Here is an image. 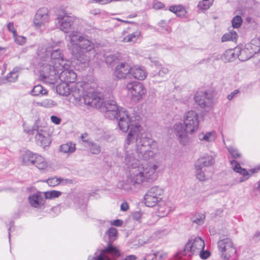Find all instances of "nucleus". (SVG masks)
<instances>
[{
  "label": "nucleus",
  "instance_id": "c85d7f7f",
  "mask_svg": "<svg viewBox=\"0 0 260 260\" xmlns=\"http://www.w3.org/2000/svg\"><path fill=\"white\" fill-rule=\"evenodd\" d=\"M40 170H44L48 167V164L45 159L42 156L36 154L33 164Z\"/></svg>",
  "mask_w": 260,
  "mask_h": 260
},
{
  "label": "nucleus",
  "instance_id": "c9c22d12",
  "mask_svg": "<svg viewBox=\"0 0 260 260\" xmlns=\"http://www.w3.org/2000/svg\"><path fill=\"white\" fill-rule=\"evenodd\" d=\"M75 145L72 143L63 144L60 147V151L64 153H72L75 151Z\"/></svg>",
  "mask_w": 260,
  "mask_h": 260
},
{
  "label": "nucleus",
  "instance_id": "13d9d810",
  "mask_svg": "<svg viewBox=\"0 0 260 260\" xmlns=\"http://www.w3.org/2000/svg\"><path fill=\"white\" fill-rule=\"evenodd\" d=\"M123 223L122 220L120 219L114 220L112 224L116 226H121Z\"/></svg>",
  "mask_w": 260,
  "mask_h": 260
},
{
  "label": "nucleus",
  "instance_id": "ddd939ff",
  "mask_svg": "<svg viewBox=\"0 0 260 260\" xmlns=\"http://www.w3.org/2000/svg\"><path fill=\"white\" fill-rule=\"evenodd\" d=\"M119 255L120 252L116 247L109 245L105 249L95 253L94 255L89 256L88 260H113L110 256L117 257Z\"/></svg>",
  "mask_w": 260,
  "mask_h": 260
},
{
  "label": "nucleus",
  "instance_id": "c03bdc74",
  "mask_svg": "<svg viewBox=\"0 0 260 260\" xmlns=\"http://www.w3.org/2000/svg\"><path fill=\"white\" fill-rule=\"evenodd\" d=\"M227 149L229 152L234 158H238L241 157V154L237 149L232 146L228 147Z\"/></svg>",
  "mask_w": 260,
  "mask_h": 260
},
{
  "label": "nucleus",
  "instance_id": "3c124183",
  "mask_svg": "<svg viewBox=\"0 0 260 260\" xmlns=\"http://www.w3.org/2000/svg\"><path fill=\"white\" fill-rule=\"evenodd\" d=\"M116 59L115 56L113 55H110L108 56H107L105 57V62L107 64L111 65L113 63V62L114 61L115 59Z\"/></svg>",
  "mask_w": 260,
  "mask_h": 260
},
{
  "label": "nucleus",
  "instance_id": "69168bd1",
  "mask_svg": "<svg viewBox=\"0 0 260 260\" xmlns=\"http://www.w3.org/2000/svg\"><path fill=\"white\" fill-rule=\"evenodd\" d=\"M254 239H260V231L256 232L253 236V237Z\"/></svg>",
  "mask_w": 260,
  "mask_h": 260
},
{
  "label": "nucleus",
  "instance_id": "bb28decb",
  "mask_svg": "<svg viewBox=\"0 0 260 260\" xmlns=\"http://www.w3.org/2000/svg\"><path fill=\"white\" fill-rule=\"evenodd\" d=\"M246 47L254 54L260 51V39L258 38L253 39L249 43L246 45Z\"/></svg>",
  "mask_w": 260,
  "mask_h": 260
},
{
  "label": "nucleus",
  "instance_id": "2eb2a0df",
  "mask_svg": "<svg viewBox=\"0 0 260 260\" xmlns=\"http://www.w3.org/2000/svg\"><path fill=\"white\" fill-rule=\"evenodd\" d=\"M36 131L37 134L35 139L37 144L43 147L48 146L50 144L51 141L47 132L40 129L38 125L36 124L33 126L32 129L28 132V133L34 134Z\"/></svg>",
  "mask_w": 260,
  "mask_h": 260
},
{
  "label": "nucleus",
  "instance_id": "338daca9",
  "mask_svg": "<svg viewBox=\"0 0 260 260\" xmlns=\"http://www.w3.org/2000/svg\"><path fill=\"white\" fill-rule=\"evenodd\" d=\"M122 188L125 190H128L131 188V185H124L122 186Z\"/></svg>",
  "mask_w": 260,
  "mask_h": 260
},
{
  "label": "nucleus",
  "instance_id": "4be33fe9",
  "mask_svg": "<svg viewBox=\"0 0 260 260\" xmlns=\"http://www.w3.org/2000/svg\"><path fill=\"white\" fill-rule=\"evenodd\" d=\"M214 163L215 159L212 155L205 154L198 159L196 165L206 169L213 166Z\"/></svg>",
  "mask_w": 260,
  "mask_h": 260
},
{
  "label": "nucleus",
  "instance_id": "f8f14e48",
  "mask_svg": "<svg viewBox=\"0 0 260 260\" xmlns=\"http://www.w3.org/2000/svg\"><path fill=\"white\" fill-rule=\"evenodd\" d=\"M56 20L60 30L68 33L72 28L76 17L71 14L63 12L58 14Z\"/></svg>",
  "mask_w": 260,
  "mask_h": 260
},
{
  "label": "nucleus",
  "instance_id": "a211bd4d",
  "mask_svg": "<svg viewBox=\"0 0 260 260\" xmlns=\"http://www.w3.org/2000/svg\"><path fill=\"white\" fill-rule=\"evenodd\" d=\"M131 67L125 62H121L116 66L114 75L119 79H125L131 77Z\"/></svg>",
  "mask_w": 260,
  "mask_h": 260
},
{
  "label": "nucleus",
  "instance_id": "c756f323",
  "mask_svg": "<svg viewBox=\"0 0 260 260\" xmlns=\"http://www.w3.org/2000/svg\"><path fill=\"white\" fill-rule=\"evenodd\" d=\"M239 54L238 55V57L239 60L242 61H245L250 58L254 54L252 53L251 51H250L249 49L246 47H245L241 50L239 49Z\"/></svg>",
  "mask_w": 260,
  "mask_h": 260
},
{
  "label": "nucleus",
  "instance_id": "0eeeda50",
  "mask_svg": "<svg viewBox=\"0 0 260 260\" xmlns=\"http://www.w3.org/2000/svg\"><path fill=\"white\" fill-rule=\"evenodd\" d=\"M38 54L42 57L50 56V63H44L42 66L50 64L51 66V70H57L58 68L62 66L68 67V65L67 63L70 62L69 60L64 59L63 54L60 49H55L52 46L39 49Z\"/></svg>",
  "mask_w": 260,
  "mask_h": 260
},
{
  "label": "nucleus",
  "instance_id": "864d4df0",
  "mask_svg": "<svg viewBox=\"0 0 260 260\" xmlns=\"http://www.w3.org/2000/svg\"><path fill=\"white\" fill-rule=\"evenodd\" d=\"M142 214L140 212H135L132 215V218L134 220L139 221L142 217Z\"/></svg>",
  "mask_w": 260,
  "mask_h": 260
},
{
  "label": "nucleus",
  "instance_id": "423d86ee",
  "mask_svg": "<svg viewBox=\"0 0 260 260\" xmlns=\"http://www.w3.org/2000/svg\"><path fill=\"white\" fill-rule=\"evenodd\" d=\"M89 84L79 82L73 90V101L76 105L84 104L95 108H100L104 100L101 93L93 91H85Z\"/></svg>",
  "mask_w": 260,
  "mask_h": 260
},
{
  "label": "nucleus",
  "instance_id": "58836bf2",
  "mask_svg": "<svg viewBox=\"0 0 260 260\" xmlns=\"http://www.w3.org/2000/svg\"><path fill=\"white\" fill-rule=\"evenodd\" d=\"M37 105L45 108H52L56 105L55 102L50 99H45L42 102L37 103Z\"/></svg>",
  "mask_w": 260,
  "mask_h": 260
},
{
  "label": "nucleus",
  "instance_id": "680f3d73",
  "mask_svg": "<svg viewBox=\"0 0 260 260\" xmlns=\"http://www.w3.org/2000/svg\"><path fill=\"white\" fill-rule=\"evenodd\" d=\"M90 13L91 14L96 15L99 14L100 13V10L99 9H93L90 11Z\"/></svg>",
  "mask_w": 260,
  "mask_h": 260
},
{
  "label": "nucleus",
  "instance_id": "603ef678",
  "mask_svg": "<svg viewBox=\"0 0 260 260\" xmlns=\"http://www.w3.org/2000/svg\"><path fill=\"white\" fill-rule=\"evenodd\" d=\"M160 257L157 258L156 254H148L146 255L143 260H160Z\"/></svg>",
  "mask_w": 260,
  "mask_h": 260
},
{
  "label": "nucleus",
  "instance_id": "e2e57ef3",
  "mask_svg": "<svg viewBox=\"0 0 260 260\" xmlns=\"http://www.w3.org/2000/svg\"><path fill=\"white\" fill-rule=\"evenodd\" d=\"M137 257L134 255L127 256L124 260H136Z\"/></svg>",
  "mask_w": 260,
  "mask_h": 260
},
{
  "label": "nucleus",
  "instance_id": "f704fd0d",
  "mask_svg": "<svg viewBox=\"0 0 260 260\" xmlns=\"http://www.w3.org/2000/svg\"><path fill=\"white\" fill-rule=\"evenodd\" d=\"M170 211V209L166 206V204L161 202L159 205L157 209V215L161 217H165L169 214Z\"/></svg>",
  "mask_w": 260,
  "mask_h": 260
},
{
  "label": "nucleus",
  "instance_id": "4468645a",
  "mask_svg": "<svg viewBox=\"0 0 260 260\" xmlns=\"http://www.w3.org/2000/svg\"><path fill=\"white\" fill-rule=\"evenodd\" d=\"M213 99L212 93L208 91L198 92L194 96L195 102L202 108L212 106Z\"/></svg>",
  "mask_w": 260,
  "mask_h": 260
},
{
  "label": "nucleus",
  "instance_id": "b1692460",
  "mask_svg": "<svg viewBox=\"0 0 260 260\" xmlns=\"http://www.w3.org/2000/svg\"><path fill=\"white\" fill-rule=\"evenodd\" d=\"M231 165L232 166L233 169L235 172L239 173L243 175V177L240 179L239 181L240 182L245 181L249 178V174L247 171L245 169L242 168L239 164H238L236 160H231Z\"/></svg>",
  "mask_w": 260,
  "mask_h": 260
},
{
  "label": "nucleus",
  "instance_id": "4c0bfd02",
  "mask_svg": "<svg viewBox=\"0 0 260 260\" xmlns=\"http://www.w3.org/2000/svg\"><path fill=\"white\" fill-rule=\"evenodd\" d=\"M213 0H201L198 5V8L202 10H208L213 4Z\"/></svg>",
  "mask_w": 260,
  "mask_h": 260
},
{
  "label": "nucleus",
  "instance_id": "6e6d98bb",
  "mask_svg": "<svg viewBox=\"0 0 260 260\" xmlns=\"http://www.w3.org/2000/svg\"><path fill=\"white\" fill-rule=\"evenodd\" d=\"M51 120L56 124H59L61 122V119L59 117L54 115L51 116Z\"/></svg>",
  "mask_w": 260,
  "mask_h": 260
},
{
  "label": "nucleus",
  "instance_id": "393cba45",
  "mask_svg": "<svg viewBox=\"0 0 260 260\" xmlns=\"http://www.w3.org/2000/svg\"><path fill=\"white\" fill-rule=\"evenodd\" d=\"M159 71L155 72L152 74L153 81L155 82H160L163 81L165 75H167L169 72V70L166 67L159 66L158 67Z\"/></svg>",
  "mask_w": 260,
  "mask_h": 260
},
{
  "label": "nucleus",
  "instance_id": "a878e982",
  "mask_svg": "<svg viewBox=\"0 0 260 260\" xmlns=\"http://www.w3.org/2000/svg\"><path fill=\"white\" fill-rule=\"evenodd\" d=\"M36 154H37L33 153L30 151L24 152L21 156L22 163L27 166L33 164Z\"/></svg>",
  "mask_w": 260,
  "mask_h": 260
},
{
  "label": "nucleus",
  "instance_id": "6e6552de",
  "mask_svg": "<svg viewBox=\"0 0 260 260\" xmlns=\"http://www.w3.org/2000/svg\"><path fill=\"white\" fill-rule=\"evenodd\" d=\"M205 243L203 240L200 237H197L194 239L189 240L185 244L183 250L179 251L174 256L175 260L180 259L183 255H186L187 252L192 254L197 255L201 250H204Z\"/></svg>",
  "mask_w": 260,
  "mask_h": 260
},
{
  "label": "nucleus",
  "instance_id": "774afa93",
  "mask_svg": "<svg viewBox=\"0 0 260 260\" xmlns=\"http://www.w3.org/2000/svg\"><path fill=\"white\" fill-rule=\"evenodd\" d=\"M137 16V14H131L129 15H128L127 18H134L135 17Z\"/></svg>",
  "mask_w": 260,
  "mask_h": 260
},
{
  "label": "nucleus",
  "instance_id": "4d7b16f0",
  "mask_svg": "<svg viewBox=\"0 0 260 260\" xmlns=\"http://www.w3.org/2000/svg\"><path fill=\"white\" fill-rule=\"evenodd\" d=\"M239 92V90H235L233 92H231L230 94L228 95L227 99L230 101L232 100L234 98L235 95L236 94H237Z\"/></svg>",
  "mask_w": 260,
  "mask_h": 260
},
{
  "label": "nucleus",
  "instance_id": "e433bc0d",
  "mask_svg": "<svg viewBox=\"0 0 260 260\" xmlns=\"http://www.w3.org/2000/svg\"><path fill=\"white\" fill-rule=\"evenodd\" d=\"M238 35L237 32L234 31H230L229 33L224 34L221 38L222 42H225L227 41H235L237 38Z\"/></svg>",
  "mask_w": 260,
  "mask_h": 260
},
{
  "label": "nucleus",
  "instance_id": "39448f33",
  "mask_svg": "<svg viewBox=\"0 0 260 260\" xmlns=\"http://www.w3.org/2000/svg\"><path fill=\"white\" fill-rule=\"evenodd\" d=\"M67 64L68 67L62 66L57 70H51L50 64L42 66L40 70L41 79L49 84H54L58 79L61 82L74 84L77 78L76 74L73 70L70 69V62Z\"/></svg>",
  "mask_w": 260,
  "mask_h": 260
},
{
  "label": "nucleus",
  "instance_id": "9d476101",
  "mask_svg": "<svg viewBox=\"0 0 260 260\" xmlns=\"http://www.w3.org/2000/svg\"><path fill=\"white\" fill-rule=\"evenodd\" d=\"M126 89L132 100L135 102L142 100L146 93V89L144 85L137 81L128 82L126 85Z\"/></svg>",
  "mask_w": 260,
  "mask_h": 260
},
{
  "label": "nucleus",
  "instance_id": "ea45409f",
  "mask_svg": "<svg viewBox=\"0 0 260 260\" xmlns=\"http://www.w3.org/2000/svg\"><path fill=\"white\" fill-rule=\"evenodd\" d=\"M88 147L90 151L94 154H98L101 152L100 146L94 142H89L88 143Z\"/></svg>",
  "mask_w": 260,
  "mask_h": 260
},
{
  "label": "nucleus",
  "instance_id": "f257e3e1",
  "mask_svg": "<svg viewBox=\"0 0 260 260\" xmlns=\"http://www.w3.org/2000/svg\"><path fill=\"white\" fill-rule=\"evenodd\" d=\"M118 120V124L119 129L123 132H126L128 128L129 131L125 140L124 148L125 151V147L128 138L130 137L132 140L134 138V148L138 154V156L143 159L148 160L154 155L152 146L154 144L153 141L147 137L145 134L141 132L142 128L140 125L136 121V117L131 116L125 110L121 109L117 116L115 117Z\"/></svg>",
  "mask_w": 260,
  "mask_h": 260
},
{
  "label": "nucleus",
  "instance_id": "5fc2aeb1",
  "mask_svg": "<svg viewBox=\"0 0 260 260\" xmlns=\"http://www.w3.org/2000/svg\"><path fill=\"white\" fill-rule=\"evenodd\" d=\"M8 29L13 33V35L15 36L17 32L16 29L14 27V24L13 22H10L7 26Z\"/></svg>",
  "mask_w": 260,
  "mask_h": 260
},
{
  "label": "nucleus",
  "instance_id": "f3484780",
  "mask_svg": "<svg viewBox=\"0 0 260 260\" xmlns=\"http://www.w3.org/2000/svg\"><path fill=\"white\" fill-rule=\"evenodd\" d=\"M106 109L105 116L109 119L115 118L121 109H119L117 103L113 100L109 99L106 100L104 104Z\"/></svg>",
  "mask_w": 260,
  "mask_h": 260
},
{
  "label": "nucleus",
  "instance_id": "72a5a7b5",
  "mask_svg": "<svg viewBox=\"0 0 260 260\" xmlns=\"http://www.w3.org/2000/svg\"><path fill=\"white\" fill-rule=\"evenodd\" d=\"M31 94L33 96H39L46 95L48 91L41 85L35 86L31 90Z\"/></svg>",
  "mask_w": 260,
  "mask_h": 260
},
{
  "label": "nucleus",
  "instance_id": "9b49d317",
  "mask_svg": "<svg viewBox=\"0 0 260 260\" xmlns=\"http://www.w3.org/2000/svg\"><path fill=\"white\" fill-rule=\"evenodd\" d=\"M163 190L158 186H154L151 187L144 197L145 204L148 207H153L160 201Z\"/></svg>",
  "mask_w": 260,
  "mask_h": 260
},
{
  "label": "nucleus",
  "instance_id": "473e14b6",
  "mask_svg": "<svg viewBox=\"0 0 260 260\" xmlns=\"http://www.w3.org/2000/svg\"><path fill=\"white\" fill-rule=\"evenodd\" d=\"M195 168L197 178L201 181H205L207 177V175L205 174L206 169L197 165H195Z\"/></svg>",
  "mask_w": 260,
  "mask_h": 260
},
{
  "label": "nucleus",
  "instance_id": "1a4fd4ad",
  "mask_svg": "<svg viewBox=\"0 0 260 260\" xmlns=\"http://www.w3.org/2000/svg\"><path fill=\"white\" fill-rule=\"evenodd\" d=\"M218 247L223 260H238L237 250L231 240L225 238L218 242Z\"/></svg>",
  "mask_w": 260,
  "mask_h": 260
},
{
  "label": "nucleus",
  "instance_id": "cd10ccee",
  "mask_svg": "<svg viewBox=\"0 0 260 260\" xmlns=\"http://www.w3.org/2000/svg\"><path fill=\"white\" fill-rule=\"evenodd\" d=\"M238 51L239 48H236L234 50H226L222 55V59H223L224 61H232L238 55Z\"/></svg>",
  "mask_w": 260,
  "mask_h": 260
},
{
  "label": "nucleus",
  "instance_id": "a18cd8bd",
  "mask_svg": "<svg viewBox=\"0 0 260 260\" xmlns=\"http://www.w3.org/2000/svg\"><path fill=\"white\" fill-rule=\"evenodd\" d=\"M117 231L114 228H111L108 231L109 240L110 241L115 240L117 237Z\"/></svg>",
  "mask_w": 260,
  "mask_h": 260
},
{
  "label": "nucleus",
  "instance_id": "37998d69",
  "mask_svg": "<svg viewBox=\"0 0 260 260\" xmlns=\"http://www.w3.org/2000/svg\"><path fill=\"white\" fill-rule=\"evenodd\" d=\"M18 77L17 70L14 69L11 72L8 74L7 78L9 82H14Z\"/></svg>",
  "mask_w": 260,
  "mask_h": 260
},
{
  "label": "nucleus",
  "instance_id": "20e7f679",
  "mask_svg": "<svg viewBox=\"0 0 260 260\" xmlns=\"http://www.w3.org/2000/svg\"><path fill=\"white\" fill-rule=\"evenodd\" d=\"M199 122L198 114L195 111L190 110L183 116V124L178 122L174 125V133L180 144L187 145L189 142L187 134H192L196 132L199 128Z\"/></svg>",
  "mask_w": 260,
  "mask_h": 260
},
{
  "label": "nucleus",
  "instance_id": "412c9836",
  "mask_svg": "<svg viewBox=\"0 0 260 260\" xmlns=\"http://www.w3.org/2000/svg\"><path fill=\"white\" fill-rule=\"evenodd\" d=\"M30 204L34 207L39 208L45 203V199L43 194L41 192L30 196L28 198Z\"/></svg>",
  "mask_w": 260,
  "mask_h": 260
},
{
  "label": "nucleus",
  "instance_id": "052dcab7",
  "mask_svg": "<svg viewBox=\"0 0 260 260\" xmlns=\"http://www.w3.org/2000/svg\"><path fill=\"white\" fill-rule=\"evenodd\" d=\"M159 25L161 27L164 28L166 31H169V28L168 26L167 25L166 23L164 21H161L159 23Z\"/></svg>",
  "mask_w": 260,
  "mask_h": 260
},
{
  "label": "nucleus",
  "instance_id": "5701e85b",
  "mask_svg": "<svg viewBox=\"0 0 260 260\" xmlns=\"http://www.w3.org/2000/svg\"><path fill=\"white\" fill-rule=\"evenodd\" d=\"M147 75V72L144 68L138 66L131 67V76L135 79L143 80Z\"/></svg>",
  "mask_w": 260,
  "mask_h": 260
},
{
  "label": "nucleus",
  "instance_id": "7c9ffc66",
  "mask_svg": "<svg viewBox=\"0 0 260 260\" xmlns=\"http://www.w3.org/2000/svg\"><path fill=\"white\" fill-rule=\"evenodd\" d=\"M198 138L201 141L211 142L215 141L216 136L215 132H210L206 133H201L199 134Z\"/></svg>",
  "mask_w": 260,
  "mask_h": 260
},
{
  "label": "nucleus",
  "instance_id": "6ab92c4d",
  "mask_svg": "<svg viewBox=\"0 0 260 260\" xmlns=\"http://www.w3.org/2000/svg\"><path fill=\"white\" fill-rule=\"evenodd\" d=\"M122 36L120 37V41L124 43H135L141 36L140 31L137 30L132 32L131 28L128 27L123 30Z\"/></svg>",
  "mask_w": 260,
  "mask_h": 260
},
{
  "label": "nucleus",
  "instance_id": "2f4dec72",
  "mask_svg": "<svg viewBox=\"0 0 260 260\" xmlns=\"http://www.w3.org/2000/svg\"><path fill=\"white\" fill-rule=\"evenodd\" d=\"M169 10L179 17L184 16L186 13L184 8L180 5L171 6L169 8Z\"/></svg>",
  "mask_w": 260,
  "mask_h": 260
},
{
  "label": "nucleus",
  "instance_id": "49530a36",
  "mask_svg": "<svg viewBox=\"0 0 260 260\" xmlns=\"http://www.w3.org/2000/svg\"><path fill=\"white\" fill-rule=\"evenodd\" d=\"M61 181V178L53 177L48 179L47 180V183L50 186H55L58 185Z\"/></svg>",
  "mask_w": 260,
  "mask_h": 260
},
{
  "label": "nucleus",
  "instance_id": "aec40b11",
  "mask_svg": "<svg viewBox=\"0 0 260 260\" xmlns=\"http://www.w3.org/2000/svg\"><path fill=\"white\" fill-rule=\"evenodd\" d=\"M78 83V82L72 84L62 82V83L56 86V91L60 95L67 96L71 94L73 97V91Z\"/></svg>",
  "mask_w": 260,
  "mask_h": 260
},
{
  "label": "nucleus",
  "instance_id": "0e129e2a",
  "mask_svg": "<svg viewBox=\"0 0 260 260\" xmlns=\"http://www.w3.org/2000/svg\"><path fill=\"white\" fill-rule=\"evenodd\" d=\"M246 21L247 22H248L249 23H255L254 20L251 17H247L246 19Z\"/></svg>",
  "mask_w": 260,
  "mask_h": 260
},
{
  "label": "nucleus",
  "instance_id": "de8ad7c7",
  "mask_svg": "<svg viewBox=\"0 0 260 260\" xmlns=\"http://www.w3.org/2000/svg\"><path fill=\"white\" fill-rule=\"evenodd\" d=\"M15 42L18 45H23L26 42V38L21 36H18L17 33L15 36H13Z\"/></svg>",
  "mask_w": 260,
  "mask_h": 260
},
{
  "label": "nucleus",
  "instance_id": "79ce46f5",
  "mask_svg": "<svg viewBox=\"0 0 260 260\" xmlns=\"http://www.w3.org/2000/svg\"><path fill=\"white\" fill-rule=\"evenodd\" d=\"M242 20L241 16L237 15L232 20V24L234 28H239L241 25Z\"/></svg>",
  "mask_w": 260,
  "mask_h": 260
},
{
  "label": "nucleus",
  "instance_id": "f03ea898",
  "mask_svg": "<svg viewBox=\"0 0 260 260\" xmlns=\"http://www.w3.org/2000/svg\"><path fill=\"white\" fill-rule=\"evenodd\" d=\"M131 136V135H129ZM134 138L131 139L129 137L127 140L125 147V157L124 163L128 168L130 173L129 180L132 185L141 184L144 182H153L157 178V170L159 167L158 162L156 164H140V158L134 148ZM154 155L147 160L152 159L156 153L153 151ZM144 160H145L144 159Z\"/></svg>",
  "mask_w": 260,
  "mask_h": 260
},
{
  "label": "nucleus",
  "instance_id": "dca6fc26",
  "mask_svg": "<svg viewBox=\"0 0 260 260\" xmlns=\"http://www.w3.org/2000/svg\"><path fill=\"white\" fill-rule=\"evenodd\" d=\"M48 12L46 8H42L37 11L34 20V24L36 28H42L49 22Z\"/></svg>",
  "mask_w": 260,
  "mask_h": 260
},
{
  "label": "nucleus",
  "instance_id": "7ed1b4c3",
  "mask_svg": "<svg viewBox=\"0 0 260 260\" xmlns=\"http://www.w3.org/2000/svg\"><path fill=\"white\" fill-rule=\"evenodd\" d=\"M68 37V48L72 55L84 68L88 67L90 60V52L94 49L95 43L77 30L71 31Z\"/></svg>",
  "mask_w": 260,
  "mask_h": 260
},
{
  "label": "nucleus",
  "instance_id": "8fccbe9b",
  "mask_svg": "<svg viewBox=\"0 0 260 260\" xmlns=\"http://www.w3.org/2000/svg\"><path fill=\"white\" fill-rule=\"evenodd\" d=\"M200 257L203 259H206L208 258L210 255V252L208 250H201V252L199 253Z\"/></svg>",
  "mask_w": 260,
  "mask_h": 260
},
{
  "label": "nucleus",
  "instance_id": "bf43d9fd",
  "mask_svg": "<svg viewBox=\"0 0 260 260\" xmlns=\"http://www.w3.org/2000/svg\"><path fill=\"white\" fill-rule=\"evenodd\" d=\"M128 209V205L127 203H123L120 206V209L123 211H126Z\"/></svg>",
  "mask_w": 260,
  "mask_h": 260
},
{
  "label": "nucleus",
  "instance_id": "09e8293b",
  "mask_svg": "<svg viewBox=\"0 0 260 260\" xmlns=\"http://www.w3.org/2000/svg\"><path fill=\"white\" fill-rule=\"evenodd\" d=\"M205 216L203 214L198 215L197 217H193L191 218V221L193 223H196L198 224H202L203 223Z\"/></svg>",
  "mask_w": 260,
  "mask_h": 260
},
{
  "label": "nucleus",
  "instance_id": "a19ab883",
  "mask_svg": "<svg viewBox=\"0 0 260 260\" xmlns=\"http://www.w3.org/2000/svg\"><path fill=\"white\" fill-rule=\"evenodd\" d=\"M61 194V192L57 190H51L44 192L43 194L45 199H52L53 198H57Z\"/></svg>",
  "mask_w": 260,
  "mask_h": 260
}]
</instances>
